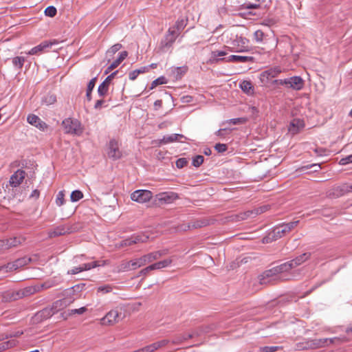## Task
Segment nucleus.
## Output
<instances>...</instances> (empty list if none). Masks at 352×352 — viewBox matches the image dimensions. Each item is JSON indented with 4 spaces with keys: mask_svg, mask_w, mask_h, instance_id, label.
I'll return each mask as SVG.
<instances>
[{
    "mask_svg": "<svg viewBox=\"0 0 352 352\" xmlns=\"http://www.w3.org/2000/svg\"><path fill=\"white\" fill-rule=\"evenodd\" d=\"M173 262L171 258H166L161 261L151 264L153 270H160L169 266Z\"/></svg>",
    "mask_w": 352,
    "mask_h": 352,
    "instance_id": "f704fd0d",
    "label": "nucleus"
},
{
    "mask_svg": "<svg viewBox=\"0 0 352 352\" xmlns=\"http://www.w3.org/2000/svg\"><path fill=\"white\" fill-rule=\"evenodd\" d=\"M303 126L304 123L302 120H300V119H294L290 124L289 131L293 133H296Z\"/></svg>",
    "mask_w": 352,
    "mask_h": 352,
    "instance_id": "72a5a7b5",
    "label": "nucleus"
},
{
    "mask_svg": "<svg viewBox=\"0 0 352 352\" xmlns=\"http://www.w3.org/2000/svg\"><path fill=\"white\" fill-rule=\"evenodd\" d=\"M83 197V193L78 190H74L70 196L71 201L73 202H76L79 201Z\"/></svg>",
    "mask_w": 352,
    "mask_h": 352,
    "instance_id": "c03bdc74",
    "label": "nucleus"
},
{
    "mask_svg": "<svg viewBox=\"0 0 352 352\" xmlns=\"http://www.w3.org/2000/svg\"><path fill=\"white\" fill-rule=\"evenodd\" d=\"M188 24V19H178L174 25L177 32H181Z\"/></svg>",
    "mask_w": 352,
    "mask_h": 352,
    "instance_id": "e433bc0d",
    "label": "nucleus"
},
{
    "mask_svg": "<svg viewBox=\"0 0 352 352\" xmlns=\"http://www.w3.org/2000/svg\"><path fill=\"white\" fill-rule=\"evenodd\" d=\"M265 210V207L259 208L252 210L239 212V214H232L230 216V220L233 222H238L245 220L250 217H255L258 214L263 212Z\"/></svg>",
    "mask_w": 352,
    "mask_h": 352,
    "instance_id": "423d86ee",
    "label": "nucleus"
},
{
    "mask_svg": "<svg viewBox=\"0 0 352 352\" xmlns=\"http://www.w3.org/2000/svg\"><path fill=\"white\" fill-rule=\"evenodd\" d=\"M240 88L248 95H253L254 93V86L249 80H243L240 83Z\"/></svg>",
    "mask_w": 352,
    "mask_h": 352,
    "instance_id": "c85d7f7f",
    "label": "nucleus"
},
{
    "mask_svg": "<svg viewBox=\"0 0 352 352\" xmlns=\"http://www.w3.org/2000/svg\"><path fill=\"white\" fill-rule=\"evenodd\" d=\"M133 240L135 241V243H146L148 239V236L144 234H138L132 236Z\"/></svg>",
    "mask_w": 352,
    "mask_h": 352,
    "instance_id": "de8ad7c7",
    "label": "nucleus"
},
{
    "mask_svg": "<svg viewBox=\"0 0 352 352\" xmlns=\"http://www.w3.org/2000/svg\"><path fill=\"white\" fill-rule=\"evenodd\" d=\"M254 3H247L245 6L247 9H256L261 7V4L265 2V0H253Z\"/></svg>",
    "mask_w": 352,
    "mask_h": 352,
    "instance_id": "37998d69",
    "label": "nucleus"
},
{
    "mask_svg": "<svg viewBox=\"0 0 352 352\" xmlns=\"http://www.w3.org/2000/svg\"><path fill=\"white\" fill-rule=\"evenodd\" d=\"M169 342H170V341L168 340L165 339V340H162L160 341L156 342H155V344L157 348L159 349L163 346H165Z\"/></svg>",
    "mask_w": 352,
    "mask_h": 352,
    "instance_id": "774afa93",
    "label": "nucleus"
},
{
    "mask_svg": "<svg viewBox=\"0 0 352 352\" xmlns=\"http://www.w3.org/2000/svg\"><path fill=\"white\" fill-rule=\"evenodd\" d=\"M187 66L171 67L170 72V76L173 78V80H178L183 77V76L187 72Z\"/></svg>",
    "mask_w": 352,
    "mask_h": 352,
    "instance_id": "aec40b11",
    "label": "nucleus"
},
{
    "mask_svg": "<svg viewBox=\"0 0 352 352\" xmlns=\"http://www.w3.org/2000/svg\"><path fill=\"white\" fill-rule=\"evenodd\" d=\"M277 275L274 272L273 268L265 270L262 274L258 276L259 283L261 285L270 284L276 280Z\"/></svg>",
    "mask_w": 352,
    "mask_h": 352,
    "instance_id": "dca6fc26",
    "label": "nucleus"
},
{
    "mask_svg": "<svg viewBox=\"0 0 352 352\" xmlns=\"http://www.w3.org/2000/svg\"><path fill=\"white\" fill-rule=\"evenodd\" d=\"M248 43V40L245 38L239 37L236 38L233 42L234 47H236V52H244L248 51V47L245 44Z\"/></svg>",
    "mask_w": 352,
    "mask_h": 352,
    "instance_id": "a878e982",
    "label": "nucleus"
},
{
    "mask_svg": "<svg viewBox=\"0 0 352 352\" xmlns=\"http://www.w3.org/2000/svg\"><path fill=\"white\" fill-rule=\"evenodd\" d=\"M16 340L11 339L0 343V352L10 349L16 344Z\"/></svg>",
    "mask_w": 352,
    "mask_h": 352,
    "instance_id": "c9c22d12",
    "label": "nucleus"
},
{
    "mask_svg": "<svg viewBox=\"0 0 352 352\" xmlns=\"http://www.w3.org/2000/svg\"><path fill=\"white\" fill-rule=\"evenodd\" d=\"M122 47V45L120 43H116L111 46L107 51V55L109 56H113L118 51H119Z\"/></svg>",
    "mask_w": 352,
    "mask_h": 352,
    "instance_id": "a18cd8bd",
    "label": "nucleus"
},
{
    "mask_svg": "<svg viewBox=\"0 0 352 352\" xmlns=\"http://www.w3.org/2000/svg\"><path fill=\"white\" fill-rule=\"evenodd\" d=\"M6 243V246L7 250H9L12 248L17 247L21 245L23 242H24L25 239L21 236H14L12 238H10L8 239H4Z\"/></svg>",
    "mask_w": 352,
    "mask_h": 352,
    "instance_id": "bb28decb",
    "label": "nucleus"
},
{
    "mask_svg": "<svg viewBox=\"0 0 352 352\" xmlns=\"http://www.w3.org/2000/svg\"><path fill=\"white\" fill-rule=\"evenodd\" d=\"M349 192H352V184H342L335 186L327 192L329 198L336 199L342 197Z\"/></svg>",
    "mask_w": 352,
    "mask_h": 352,
    "instance_id": "20e7f679",
    "label": "nucleus"
},
{
    "mask_svg": "<svg viewBox=\"0 0 352 352\" xmlns=\"http://www.w3.org/2000/svg\"><path fill=\"white\" fill-rule=\"evenodd\" d=\"M324 342L325 340H305L304 341L296 344V349L298 351H303L322 348Z\"/></svg>",
    "mask_w": 352,
    "mask_h": 352,
    "instance_id": "39448f33",
    "label": "nucleus"
},
{
    "mask_svg": "<svg viewBox=\"0 0 352 352\" xmlns=\"http://www.w3.org/2000/svg\"><path fill=\"white\" fill-rule=\"evenodd\" d=\"M65 194L63 191H59L58 193L56 195V204L57 206H60L64 204L65 199H64Z\"/></svg>",
    "mask_w": 352,
    "mask_h": 352,
    "instance_id": "864d4df0",
    "label": "nucleus"
},
{
    "mask_svg": "<svg viewBox=\"0 0 352 352\" xmlns=\"http://www.w3.org/2000/svg\"><path fill=\"white\" fill-rule=\"evenodd\" d=\"M25 61V59L24 57L22 56H16L12 58V64L13 65L16 67L18 69H21Z\"/></svg>",
    "mask_w": 352,
    "mask_h": 352,
    "instance_id": "58836bf2",
    "label": "nucleus"
},
{
    "mask_svg": "<svg viewBox=\"0 0 352 352\" xmlns=\"http://www.w3.org/2000/svg\"><path fill=\"white\" fill-rule=\"evenodd\" d=\"M153 269L152 267V265H150L148 266H147L146 267L142 269V270H140L139 272V274H138V276H146L148 275V274L151 272V271H153Z\"/></svg>",
    "mask_w": 352,
    "mask_h": 352,
    "instance_id": "13d9d810",
    "label": "nucleus"
},
{
    "mask_svg": "<svg viewBox=\"0 0 352 352\" xmlns=\"http://www.w3.org/2000/svg\"><path fill=\"white\" fill-rule=\"evenodd\" d=\"M280 349L279 346H263L260 348V351L262 352H276Z\"/></svg>",
    "mask_w": 352,
    "mask_h": 352,
    "instance_id": "5fc2aeb1",
    "label": "nucleus"
},
{
    "mask_svg": "<svg viewBox=\"0 0 352 352\" xmlns=\"http://www.w3.org/2000/svg\"><path fill=\"white\" fill-rule=\"evenodd\" d=\"M264 33L262 30H258L254 34V39L256 42H261L264 37Z\"/></svg>",
    "mask_w": 352,
    "mask_h": 352,
    "instance_id": "6e6d98bb",
    "label": "nucleus"
},
{
    "mask_svg": "<svg viewBox=\"0 0 352 352\" xmlns=\"http://www.w3.org/2000/svg\"><path fill=\"white\" fill-rule=\"evenodd\" d=\"M299 223V221H294L287 223H282L276 226L265 237L263 238V243H269L285 236L291 232Z\"/></svg>",
    "mask_w": 352,
    "mask_h": 352,
    "instance_id": "f257e3e1",
    "label": "nucleus"
},
{
    "mask_svg": "<svg viewBox=\"0 0 352 352\" xmlns=\"http://www.w3.org/2000/svg\"><path fill=\"white\" fill-rule=\"evenodd\" d=\"M26 175L25 170L19 169L12 174L10 178L9 184L12 187L19 186L23 181Z\"/></svg>",
    "mask_w": 352,
    "mask_h": 352,
    "instance_id": "f3484780",
    "label": "nucleus"
},
{
    "mask_svg": "<svg viewBox=\"0 0 352 352\" xmlns=\"http://www.w3.org/2000/svg\"><path fill=\"white\" fill-rule=\"evenodd\" d=\"M320 340H325V342L323 344L324 345L322 346V347L329 346L336 342L341 343L346 341L344 338H340L338 337H335L333 338H321Z\"/></svg>",
    "mask_w": 352,
    "mask_h": 352,
    "instance_id": "ea45409f",
    "label": "nucleus"
},
{
    "mask_svg": "<svg viewBox=\"0 0 352 352\" xmlns=\"http://www.w3.org/2000/svg\"><path fill=\"white\" fill-rule=\"evenodd\" d=\"M120 146V144L116 139H112L109 141L107 144V153L110 159L117 160L122 157V152Z\"/></svg>",
    "mask_w": 352,
    "mask_h": 352,
    "instance_id": "0eeeda50",
    "label": "nucleus"
},
{
    "mask_svg": "<svg viewBox=\"0 0 352 352\" xmlns=\"http://www.w3.org/2000/svg\"><path fill=\"white\" fill-rule=\"evenodd\" d=\"M34 289L28 287L19 290H8L2 293L3 302H12L34 294Z\"/></svg>",
    "mask_w": 352,
    "mask_h": 352,
    "instance_id": "f03ea898",
    "label": "nucleus"
},
{
    "mask_svg": "<svg viewBox=\"0 0 352 352\" xmlns=\"http://www.w3.org/2000/svg\"><path fill=\"white\" fill-rule=\"evenodd\" d=\"M146 71H147V67H143L139 69H135L129 73V78L130 80H134L140 74L144 73Z\"/></svg>",
    "mask_w": 352,
    "mask_h": 352,
    "instance_id": "79ce46f5",
    "label": "nucleus"
},
{
    "mask_svg": "<svg viewBox=\"0 0 352 352\" xmlns=\"http://www.w3.org/2000/svg\"><path fill=\"white\" fill-rule=\"evenodd\" d=\"M28 288H32V289H34V290H35L34 292V294L36 293V292H38L43 289H47L46 288V284H45L44 283L41 284V285H34V286H29L28 287Z\"/></svg>",
    "mask_w": 352,
    "mask_h": 352,
    "instance_id": "680f3d73",
    "label": "nucleus"
},
{
    "mask_svg": "<svg viewBox=\"0 0 352 352\" xmlns=\"http://www.w3.org/2000/svg\"><path fill=\"white\" fill-rule=\"evenodd\" d=\"M185 138L182 134L174 133L169 135H165L161 140L163 144H168L174 142H182L181 139Z\"/></svg>",
    "mask_w": 352,
    "mask_h": 352,
    "instance_id": "cd10ccee",
    "label": "nucleus"
},
{
    "mask_svg": "<svg viewBox=\"0 0 352 352\" xmlns=\"http://www.w3.org/2000/svg\"><path fill=\"white\" fill-rule=\"evenodd\" d=\"M188 164V160L186 158H179L176 161V166L178 168H184Z\"/></svg>",
    "mask_w": 352,
    "mask_h": 352,
    "instance_id": "052dcab7",
    "label": "nucleus"
},
{
    "mask_svg": "<svg viewBox=\"0 0 352 352\" xmlns=\"http://www.w3.org/2000/svg\"><path fill=\"white\" fill-rule=\"evenodd\" d=\"M157 349L155 342L142 348L143 352H154Z\"/></svg>",
    "mask_w": 352,
    "mask_h": 352,
    "instance_id": "bf43d9fd",
    "label": "nucleus"
},
{
    "mask_svg": "<svg viewBox=\"0 0 352 352\" xmlns=\"http://www.w3.org/2000/svg\"><path fill=\"white\" fill-rule=\"evenodd\" d=\"M56 41H43L39 45L32 48L27 54L29 55H36L42 53L46 48L52 47L53 45L56 44Z\"/></svg>",
    "mask_w": 352,
    "mask_h": 352,
    "instance_id": "a211bd4d",
    "label": "nucleus"
},
{
    "mask_svg": "<svg viewBox=\"0 0 352 352\" xmlns=\"http://www.w3.org/2000/svg\"><path fill=\"white\" fill-rule=\"evenodd\" d=\"M166 83H167V80H166V78L164 76H160L152 82L150 89H153L157 85H163V84H166Z\"/></svg>",
    "mask_w": 352,
    "mask_h": 352,
    "instance_id": "49530a36",
    "label": "nucleus"
},
{
    "mask_svg": "<svg viewBox=\"0 0 352 352\" xmlns=\"http://www.w3.org/2000/svg\"><path fill=\"white\" fill-rule=\"evenodd\" d=\"M118 71H116L109 75L105 80L98 86V94L100 97H104L109 91V85L115 78L116 75L118 74Z\"/></svg>",
    "mask_w": 352,
    "mask_h": 352,
    "instance_id": "f8f14e48",
    "label": "nucleus"
},
{
    "mask_svg": "<svg viewBox=\"0 0 352 352\" xmlns=\"http://www.w3.org/2000/svg\"><path fill=\"white\" fill-rule=\"evenodd\" d=\"M64 131L67 134L80 135L82 133L80 122L74 118H66L62 122Z\"/></svg>",
    "mask_w": 352,
    "mask_h": 352,
    "instance_id": "7ed1b4c3",
    "label": "nucleus"
},
{
    "mask_svg": "<svg viewBox=\"0 0 352 352\" xmlns=\"http://www.w3.org/2000/svg\"><path fill=\"white\" fill-rule=\"evenodd\" d=\"M227 53L224 51H214L212 52V58L210 60L211 63H217L221 61H226L227 60V58H218V56H226Z\"/></svg>",
    "mask_w": 352,
    "mask_h": 352,
    "instance_id": "473e14b6",
    "label": "nucleus"
},
{
    "mask_svg": "<svg viewBox=\"0 0 352 352\" xmlns=\"http://www.w3.org/2000/svg\"><path fill=\"white\" fill-rule=\"evenodd\" d=\"M152 192L147 190H137L131 195L133 201L139 203H145L152 198Z\"/></svg>",
    "mask_w": 352,
    "mask_h": 352,
    "instance_id": "9b49d317",
    "label": "nucleus"
},
{
    "mask_svg": "<svg viewBox=\"0 0 352 352\" xmlns=\"http://www.w3.org/2000/svg\"><path fill=\"white\" fill-rule=\"evenodd\" d=\"M32 261L31 258L29 257H22L20 258L16 259L12 263H9L6 265H3L0 267V271L5 270L6 272L9 271H13L16 270L20 267H22L26 265H28L29 263H30Z\"/></svg>",
    "mask_w": 352,
    "mask_h": 352,
    "instance_id": "1a4fd4ad",
    "label": "nucleus"
},
{
    "mask_svg": "<svg viewBox=\"0 0 352 352\" xmlns=\"http://www.w3.org/2000/svg\"><path fill=\"white\" fill-rule=\"evenodd\" d=\"M106 261H103L102 264H100L99 261L83 263L78 267H74L72 269L68 270L67 274L72 275L76 274L83 271L90 270L100 265H104Z\"/></svg>",
    "mask_w": 352,
    "mask_h": 352,
    "instance_id": "9d476101",
    "label": "nucleus"
},
{
    "mask_svg": "<svg viewBox=\"0 0 352 352\" xmlns=\"http://www.w3.org/2000/svg\"><path fill=\"white\" fill-rule=\"evenodd\" d=\"M280 73H281L280 68L279 67H275L274 68H270L267 70L263 72L261 74V76L263 80L265 78L267 80H269L272 78L276 77Z\"/></svg>",
    "mask_w": 352,
    "mask_h": 352,
    "instance_id": "4be33fe9",
    "label": "nucleus"
},
{
    "mask_svg": "<svg viewBox=\"0 0 352 352\" xmlns=\"http://www.w3.org/2000/svg\"><path fill=\"white\" fill-rule=\"evenodd\" d=\"M186 340H187V338H182V336H179L175 337L172 340V343L174 344H179Z\"/></svg>",
    "mask_w": 352,
    "mask_h": 352,
    "instance_id": "338daca9",
    "label": "nucleus"
},
{
    "mask_svg": "<svg viewBox=\"0 0 352 352\" xmlns=\"http://www.w3.org/2000/svg\"><path fill=\"white\" fill-rule=\"evenodd\" d=\"M87 311V308L85 307H80L79 309H71L69 310V315H73V314H84L85 311Z\"/></svg>",
    "mask_w": 352,
    "mask_h": 352,
    "instance_id": "0e129e2a",
    "label": "nucleus"
},
{
    "mask_svg": "<svg viewBox=\"0 0 352 352\" xmlns=\"http://www.w3.org/2000/svg\"><path fill=\"white\" fill-rule=\"evenodd\" d=\"M55 314L56 312L54 311V309L50 307L42 309L36 314V316L43 320L49 318Z\"/></svg>",
    "mask_w": 352,
    "mask_h": 352,
    "instance_id": "7c9ffc66",
    "label": "nucleus"
},
{
    "mask_svg": "<svg viewBox=\"0 0 352 352\" xmlns=\"http://www.w3.org/2000/svg\"><path fill=\"white\" fill-rule=\"evenodd\" d=\"M310 256H311L310 252H305V253H303V254L296 256L295 258H294L291 261H289L291 266L293 269V268H295V267L300 265L303 263H305L306 261H307L310 258Z\"/></svg>",
    "mask_w": 352,
    "mask_h": 352,
    "instance_id": "5701e85b",
    "label": "nucleus"
},
{
    "mask_svg": "<svg viewBox=\"0 0 352 352\" xmlns=\"http://www.w3.org/2000/svg\"><path fill=\"white\" fill-rule=\"evenodd\" d=\"M214 148L219 153L225 152L228 149V146L225 144L218 143L214 146Z\"/></svg>",
    "mask_w": 352,
    "mask_h": 352,
    "instance_id": "69168bd1",
    "label": "nucleus"
},
{
    "mask_svg": "<svg viewBox=\"0 0 352 352\" xmlns=\"http://www.w3.org/2000/svg\"><path fill=\"white\" fill-rule=\"evenodd\" d=\"M96 78H92L87 85L86 96L89 101L91 100V92L95 87Z\"/></svg>",
    "mask_w": 352,
    "mask_h": 352,
    "instance_id": "4c0bfd02",
    "label": "nucleus"
},
{
    "mask_svg": "<svg viewBox=\"0 0 352 352\" xmlns=\"http://www.w3.org/2000/svg\"><path fill=\"white\" fill-rule=\"evenodd\" d=\"M43 102L45 103L47 105L52 104L56 101V96L53 94H50L46 96L43 99Z\"/></svg>",
    "mask_w": 352,
    "mask_h": 352,
    "instance_id": "603ef678",
    "label": "nucleus"
},
{
    "mask_svg": "<svg viewBox=\"0 0 352 352\" xmlns=\"http://www.w3.org/2000/svg\"><path fill=\"white\" fill-rule=\"evenodd\" d=\"M74 300L63 298L55 301L51 307L52 309H54V311L57 313L60 310L69 305Z\"/></svg>",
    "mask_w": 352,
    "mask_h": 352,
    "instance_id": "b1692460",
    "label": "nucleus"
},
{
    "mask_svg": "<svg viewBox=\"0 0 352 352\" xmlns=\"http://www.w3.org/2000/svg\"><path fill=\"white\" fill-rule=\"evenodd\" d=\"M44 12L46 16L53 17L56 14L57 10L55 7L50 6L45 10Z\"/></svg>",
    "mask_w": 352,
    "mask_h": 352,
    "instance_id": "3c124183",
    "label": "nucleus"
},
{
    "mask_svg": "<svg viewBox=\"0 0 352 352\" xmlns=\"http://www.w3.org/2000/svg\"><path fill=\"white\" fill-rule=\"evenodd\" d=\"M113 290V287L111 285H105L102 286H100L98 287V292H101L102 294H107L111 292Z\"/></svg>",
    "mask_w": 352,
    "mask_h": 352,
    "instance_id": "09e8293b",
    "label": "nucleus"
},
{
    "mask_svg": "<svg viewBox=\"0 0 352 352\" xmlns=\"http://www.w3.org/2000/svg\"><path fill=\"white\" fill-rule=\"evenodd\" d=\"M120 313L117 309L109 311L102 319L101 322L105 325H113L119 320Z\"/></svg>",
    "mask_w": 352,
    "mask_h": 352,
    "instance_id": "2eb2a0df",
    "label": "nucleus"
},
{
    "mask_svg": "<svg viewBox=\"0 0 352 352\" xmlns=\"http://www.w3.org/2000/svg\"><path fill=\"white\" fill-rule=\"evenodd\" d=\"M135 260L136 261V264L138 265V267H141L147 264V262H146L144 255L140 256V258H135Z\"/></svg>",
    "mask_w": 352,
    "mask_h": 352,
    "instance_id": "4d7b16f0",
    "label": "nucleus"
},
{
    "mask_svg": "<svg viewBox=\"0 0 352 352\" xmlns=\"http://www.w3.org/2000/svg\"><path fill=\"white\" fill-rule=\"evenodd\" d=\"M204 160V156L199 155L193 157L192 164L194 166L199 167L203 164Z\"/></svg>",
    "mask_w": 352,
    "mask_h": 352,
    "instance_id": "8fccbe9b",
    "label": "nucleus"
},
{
    "mask_svg": "<svg viewBox=\"0 0 352 352\" xmlns=\"http://www.w3.org/2000/svg\"><path fill=\"white\" fill-rule=\"evenodd\" d=\"M351 163H352V155L342 158L339 162L340 165H346Z\"/></svg>",
    "mask_w": 352,
    "mask_h": 352,
    "instance_id": "e2e57ef3",
    "label": "nucleus"
},
{
    "mask_svg": "<svg viewBox=\"0 0 352 352\" xmlns=\"http://www.w3.org/2000/svg\"><path fill=\"white\" fill-rule=\"evenodd\" d=\"M76 228L69 224L61 225L56 227L48 232L50 238H54L75 232Z\"/></svg>",
    "mask_w": 352,
    "mask_h": 352,
    "instance_id": "6e6552de",
    "label": "nucleus"
},
{
    "mask_svg": "<svg viewBox=\"0 0 352 352\" xmlns=\"http://www.w3.org/2000/svg\"><path fill=\"white\" fill-rule=\"evenodd\" d=\"M168 254L167 250H158L152 252L150 253H148L146 254H144L145 258L146 260L147 264L153 263L155 261L158 260L162 256L166 255Z\"/></svg>",
    "mask_w": 352,
    "mask_h": 352,
    "instance_id": "412c9836",
    "label": "nucleus"
},
{
    "mask_svg": "<svg viewBox=\"0 0 352 352\" xmlns=\"http://www.w3.org/2000/svg\"><path fill=\"white\" fill-rule=\"evenodd\" d=\"M180 32L177 31V29L173 26L169 28L167 35H166V39L168 41V43L170 44H172L175 42L176 38L179 35Z\"/></svg>",
    "mask_w": 352,
    "mask_h": 352,
    "instance_id": "2f4dec72",
    "label": "nucleus"
},
{
    "mask_svg": "<svg viewBox=\"0 0 352 352\" xmlns=\"http://www.w3.org/2000/svg\"><path fill=\"white\" fill-rule=\"evenodd\" d=\"M272 268L276 275L288 272L292 269L289 261L285 262Z\"/></svg>",
    "mask_w": 352,
    "mask_h": 352,
    "instance_id": "c756f323",
    "label": "nucleus"
},
{
    "mask_svg": "<svg viewBox=\"0 0 352 352\" xmlns=\"http://www.w3.org/2000/svg\"><path fill=\"white\" fill-rule=\"evenodd\" d=\"M156 198L161 204H170L179 199V195L175 192H163L156 195Z\"/></svg>",
    "mask_w": 352,
    "mask_h": 352,
    "instance_id": "4468645a",
    "label": "nucleus"
},
{
    "mask_svg": "<svg viewBox=\"0 0 352 352\" xmlns=\"http://www.w3.org/2000/svg\"><path fill=\"white\" fill-rule=\"evenodd\" d=\"M27 120L29 124L36 126L41 131H45L47 128V124L45 122L42 121L38 116L34 114L28 115Z\"/></svg>",
    "mask_w": 352,
    "mask_h": 352,
    "instance_id": "6ab92c4d",
    "label": "nucleus"
},
{
    "mask_svg": "<svg viewBox=\"0 0 352 352\" xmlns=\"http://www.w3.org/2000/svg\"><path fill=\"white\" fill-rule=\"evenodd\" d=\"M254 57L248 56L230 55L227 58L226 62L228 63H248L254 62Z\"/></svg>",
    "mask_w": 352,
    "mask_h": 352,
    "instance_id": "393cba45",
    "label": "nucleus"
},
{
    "mask_svg": "<svg viewBox=\"0 0 352 352\" xmlns=\"http://www.w3.org/2000/svg\"><path fill=\"white\" fill-rule=\"evenodd\" d=\"M304 80L298 76H294L287 78V83L286 88L292 89L296 91H300L304 87Z\"/></svg>",
    "mask_w": 352,
    "mask_h": 352,
    "instance_id": "ddd939ff",
    "label": "nucleus"
},
{
    "mask_svg": "<svg viewBox=\"0 0 352 352\" xmlns=\"http://www.w3.org/2000/svg\"><path fill=\"white\" fill-rule=\"evenodd\" d=\"M117 268L119 272L130 271V261L126 260L122 261Z\"/></svg>",
    "mask_w": 352,
    "mask_h": 352,
    "instance_id": "a19ab883",
    "label": "nucleus"
}]
</instances>
